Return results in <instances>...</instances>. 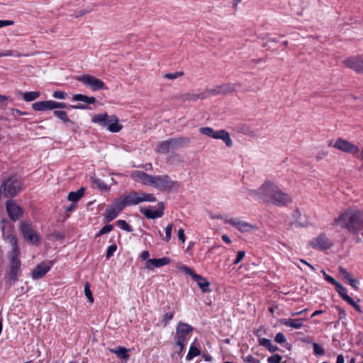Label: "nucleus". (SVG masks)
<instances>
[{"label":"nucleus","instance_id":"f257e3e1","mask_svg":"<svg viewBox=\"0 0 363 363\" xmlns=\"http://www.w3.org/2000/svg\"><path fill=\"white\" fill-rule=\"evenodd\" d=\"M131 177L143 185L152 186L161 191H177L180 187V183L174 181L167 174L151 175L142 171H134Z\"/></svg>","mask_w":363,"mask_h":363},{"label":"nucleus","instance_id":"f03ea898","mask_svg":"<svg viewBox=\"0 0 363 363\" xmlns=\"http://www.w3.org/2000/svg\"><path fill=\"white\" fill-rule=\"evenodd\" d=\"M344 227L350 233H357L363 229V213L357 210L350 209L342 213Z\"/></svg>","mask_w":363,"mask_h":363},{"label":"nucleus","instance_id":"7ed1b4c3","mask_svg":"<svg viewBox=\"0 0 363 363\" xmlns=\"http://www.w3.org/2000/svg\"><path fill=\"white\" fill-rule=\"evenodd\" d=\"M277 186L273 182L266 181L257 189L249 190L248 195L271 203L273 194L277 192Z\"/></svg>","mask_w":363,"mask_h":363},{"label":"nucleus","instance_id":"20e7f679","mask_svg":"<svg viewBox=\"0 0 363 363\" xmlns=\"http://www.w3.org/2000/svg\"><path fill=\"white\" fill-rule=\"evenodd\" d=\"M189 143L190 139L187 137L170 138L169 140L158 143L156 151L160 154H167L170 151L179 150Z\"/></svg>","mask_w":363,"mask_h":363},{"label":"nucleus","instance_id":"39448f33","mask_svg":"<svg viewBox=\"0 0 363 363\" xmlns=\"http://www.w3.org/2000/svg\"><path fill=\"white\" fill-rule=\"evenodd\" d=\"M19 255L20 253H8L10 264L7 275L9 277L12 284L16 283L18 280V277L21 274V262L18 258Z\"/></svg>","mask_w":363,"mask_h":363},{"label":"nucleus","instance_id":"423d86ee","mask_svg":"<svg viewBox=\"0 0 363 363\" xmlns=\"http://www.w3.org/2000/svg\"><path fill=\"white\" fill-rule=\"evenodd\" d=\"M1 189L5 197H13L21 191V182L16 176H11L3 182Z\"/></svg>","mask_w":363,"mask_h":363},{"label":"nucleus","instance_id":"0eeeda50","mask_svg":"<svg viewBox=\"0 0 363 363\" xmlns=\"http://www.w3.org/2000/svg\"><path fill=\"white\" fill-rule=\"evenodd\" d=\"M193 328L185 323L179 322L176 327V345L179 347V353L182 352L185 342L186 341L187 337L191 332H192Z\"/></svg>","mask_w":363,"mask_h":363},{"label":"nucleus","instance_id":"6e6552de","mask_svg":"<svg viewBox=\"0 0 363 363\" xmlns=\"http://www.w3.org/2000/svg\"><path fill=\"white\" fill-rule=\"evenodd\" d=\"M238 86H240V84H223L216 86L212 89H206L204 90V96L209 98L216 95H224L231 92L237 91Z\"/></svg>","mask_w":363,"mask_h":363},{"label":"nucleus","instance_id":"1a4fd4ad","mask_svg":"<svg viewBox=\"0 0 363 363\" xmlns=\"http://www.w3.org/2000/svg\"><path fill=\"white\" fill-rule=\"evenodd\" d=\"M199 132L201 134L208 135L214 139L222 140L228 147L233 145V141L230 139V134L225 130L215 131L211 127H203L199 128Z\"/></svg>","mask_w":363,"mask_h":363},{"label":"nucleus","instance_id":"9d476101","mask_svg":"<svg viewBox=\"0 0 363 363\" xmlns=\"http://www.w3.org/2000/svg\"><path fill=\"white\" fill-rule=\"evenodd\" d=\"M77 80L82 82L85 86L93 91L106 89L103 81L89 74L80 76L77 78Z\"/></svg>","mask_w":363,"mask_h":363},{"label":"nucleus","instance_id":"9b49d317","mask_svg":"<svg viewBox=\"0 0 363 363\" xmlns=\"http://www.w3.org/2000/svg\"><path fill=\"white\" fill-rule=\"evenodd\" d=\"M2 231L4 239L11 245V250L9 253H20V248L18 246L17 239L11 233L10 229L6 230L8 223L6 220H2Z\"/></svg>","mask_w":363,"mask_h":363},{"label":"nucleus","instance_id":"f8f14e48","mask_svg":"<svg viewBox=\"0 0 363 363\" xmlns=\"http://www.w3.org/2000/svg\"><path fill=\"white\" fill-rule=\"evenodd\" d=\"M225 223L233 225L241 233L250 232L256 230V227L255 225L241 220L239 218H225Z\"/></svg>","mask_w":363,"mask_h":363},{"label":"nucleus","instance_id":"ddd939ff","mask_svg":"<svg viewBox=\"0 0 363 363\" xmlns=\"http://www.w3.org/2000/svg\"><path fill=\"white\" fill-rule=\"evenodd\" d=\"M21 230L23 235L24 238L33 245H38L39 243V238L35 231L32 228L30 224L28 223L22 222L21 224Z\"/></svg>","mask_w":363,"mask_h":363},{"label":"nucleus","instance_id":"4468645a","mask_svg":"<svg viewBox=\"0 0 363 363\" xmlns=\"http://www.w3.org/2000/svg\"><path fill=\"white\" fill-rule=\"evenodd\" d=\"M277 191L274 193L271 203L275 206H286L291 202V198L286 193L283 192L278 186Z\"/></svg>","mask_w":363,"mask_h":363},{"label":"nucleus","instance_id":"2eb2a0df","mask_svg":"<svg viewBox=\"0 0 363 363\" xmlns=\"http://www.w3.org/2000/svg\"><path fill=\"white\" fill-rule=\"evenodd\" d=\"M6 211L10 218L16 221L20 218L22 215V209L16 204L14 201L9 200L6 203Z\"/></svg>","mask_w":363,"mask_h":363},{"label":"nucleus","instance_id":"dca6fc26","mask_svg":"<svg viewBox=\"0 0 363 363\" xmlns=\"http://www.w3.org/2000/svg\"><path fill=\"white\" fill-rule=\"evenodd\" d=\"M309 245L315 249L325 250L329 248L332 245V243L325 235L320 234L313 239L309 242Z\"/></svg>","mask_w":363,"mask_h":363},{"label":"nucleus","instance_id":"f3484780","mask_svg":"<svg viewBox=\"0 0 363 363\" xmlns=\"http://www.w3.org/2000/svg\"><path fill=\"white\" fill-rule=\"evenodd\" d=\"M158 209L141 208L140 211L148 219L161 218L164 214V203L162 202L158 203Z\"/></svg>","mask_w":363,"mask_h":363},{"label":"nucleus","instance_id":"a211bd4d","mask_svg":"<svg viewBox=\"0 0 363 363\" xmlns=\"http://www.w3.org/2000/svg\"><path fill=\"white\" fill-rule=\"evenodd\" d=\"M170 259L168 257H162L160 259H149L146 261L145 268L152 270L154 268H158L169 264Z\"/></svg>","mask_w":363,"mask_h":363},{"label":"nucleus","instance_id":"6ab92c4d","mask_svg":"<svg viewBox=\"0 0 363 363\" xmlns=\"http://www.w3.org/2000/svg\"><path fill=\"white\" fill-rule=\"evenodd\" d=\"M51 265H45L41 263L32 271V277L35 279H40L44 277L50 269Z\"/></svg>","mask_w":363,"mask_h":363},{"label":"nucleus","instance_id":"aec40b11","mask_svg":"<svg viewBox=\"0 0 363 363\" xmlns=\"http://www.w3.org/2000/svg\"><path fill=\"white\" fill-rule=\"evenodd\" d=\"M106 127H107L108 130L111 133H118L123 128V126L118 123V119L115 116H108Z\"/></svg>","mask_w":363,"mask_h":363},{"label":"nucleus","instance_id":"412c9836","mask_svg":"<svg viewBox=\"0 0 363 363\" xmlns=\"http://www.w3.org/2000/svg\"><path fill=\"white\" fill-rule=\"evenodd\" d=\"M179 99L185 102V101H195L198 99H206L204 96V91H201L199 93H194L189 92L184 94H181L179 97Z\"/></svg>","mask_w":363,"mask_h":363},{"label":"nucleus","instance_id":"4be33fe9","mask_svg":"<svg viewBox=\"0 0 363 363\" xmlns=\"http://www.w3.org/2000/svg\"><path fill=\"white\" fill-rule=\"evenodd\" d=\"M123 198L127 206H135L141 203L140 193L134 191H130Z\"/></svg>","mask_w":363,"mask_h":363},{"label":"nucleus","instance_id":"5701e85b","mask_svg":"<svg viewBox=\"0 0 363 363\" xmlns=\"http://www.w3.org/2000/svg\"><path fill=\"white\" fill-rule=\"evenodd\" d=\"M360 56H352L345 60L343 64L345 67L359 73Z\"/></svg>","mask_w":363,"mask_h":363},{"label":"nucleus","instance_id":"b1692460","mask_svg":"<svg viewBox=\"0 0 363 363\" xmlns=\"http://www.w3.org/2000/svg\"><path fill=\"white\" fill-rule=\"evenodd\" d=\"M194 280L197 283L203 293L211 291L209 288L210 282L207 280L206 278H204L199 274H194Z\"/></svg>","mask_w":363,"mask_h":363},{"label":"nucleus","instance_id":"393cba45","mask_svg":"<svg viewBox=\"0 0 363 363\" xmlns=\"http://www.w3.org/2000/svg\"><path fill=\"white\" fill-rule=\"evenodd\" d=\"M32 108L35 111H43L48 110H53L52 101H38L32 104Z\"/></svg>","mask_w":363,"mask_h":363},{"label":"nucleus","instance_id":"a878e982","mask_svg":"<svg viewBox=\"0 0 363 363\" xmlns=\"http://www.w3.org/2000/svg\"><path fill=\"white\" fill-rule=\"evenodd\" d=\"M279 323L283 325L295 329H299L303 325L302 319L283 318L279 320Z\"/></svg>","mask_w":363,"mask_h":363},{"label":"nucleus","instance_id":"bb28decb","mask_svg":"<svg viewBox=\"0 0 363 363\" xmlns=\"http://www.w3.org/2000/svg\"><path fill=\"white\" fill-rule=\"evenodd\" d=\"M72 100L73 101H82L86 104H92L96 102V99L94 96H88L82 94L73 95Z\"/></svg>","mask_w":363,"mask_h":363},{"label":"nucleus","instance_id":"cd10ccee","mask_svg":"<svg viewBox=\"0 0 363 363\" xmlns=\"http://www.w3.org/2000/svg\"><path fill=\"white\" fill-rule=\"evenodd\" d=\"M110 352L113 354H116L117 357L121 359L127 360L129 358V355L128 354V350L121 346H118L114 349H110Z\"/></svg>","mask_w":363,"mask_h":363},{"label":"nucleus","instance_id":"c85d7f7f","mask_svg":"<svg viewBox=\"0 0 363 363\" xmlns=\"http://www.w3.org/2000/svg\"><path fill=\"white\" fill-rule=\"evenodd\" d=\"M342 298L352 306L357 311L361 312L359 305L347 294L346 289L343 286H342Z\"/></svg>","mask_w":363,"mask_h":363},{"label":"nucleus","instance_id":"c756f323","mask_svg":"<svg viewBox=\"0 0 363 363\" xmlns=\"http://www.w3.org/2000/svg\"><path fill=\"white\" fill-rule=\"evenodd\" d=\"M342 151L354 154L357 153L359 151V148L354 144L347 140H342Z\"/></svg>","mask_w":363,"mask_h":363},{"label":"nucleus","instance_id":"7c9ffc66","mask_svg":"<svg viewBox=\"0 0 363 363\" xmlns=\"http://www.w3.org/2000/svg\"><path fill=\"white\" fill-rule=\"evenodd\" d=\"M84 188L82 187L76 191H71L68 194V200L72 202L79 201L84 193Z\"/></svg>","mask_w":363,"mask_h":363},{"label":"nucleus","instance_id":"2f4dec72","mask_svg":"<svg viewBox=\"0 0 363 363\" xmlns=\"http://www.w3.org/2000/svg\"><path fill=\"white\" fill-rule=\"evenodd\" d=\"M119 213L114 207L110 206L106 209L105 218L107 221H111L117 217Z\"/></svg>","mask_w":363,"mask_h":363},{"label":"nucleus","instance_id":"473e14b6","mask_svg":"<svg viewBox=\"0 0 363 363\" xmlns=\"http://www.w3.org/2000/svg\"><path fill=\"white\" fill-rule=\"evenodd\" d=\"M108 118V116L106 113L97 114L92 118V122L99 123L103 127H106Z\"/></svg>","mask_w":363,"mask_h":363},{"label":"nucleus","instance_id":"72a5a7b5","mask_svg":"<svg viewBox=\"0 0 363 363\" xmlns=\"http://www.w3.org/2000/svg\"><path fill=\"white\" fill-rule=\"evenodd\" d=\"M342 275L343 276V278L352 288H354V289H357L358 281L357 279L352 278L350 274L343 269H342Z\"/></svg>","mask_w":363,"mask_h":363},{"label":"nucleus","instance_id":"f704fd0d","mask_svg":"<svg viewBox=\"0 0 363 363\" xmlns=\"http://www.w3.org/2000/svg\"><path fill=\"white\" fill-rule=\"evenodd\" d=\"M323 276L325 277V279L330 283L333 285L335 286V289L337 292L340 294V284L334 278H333L331 276L327 274L325 271H322Z\"/></svg>","mask_w":363,"mask_h":363},{"label":"nucleus","instance_id":"c9c22d12","mask_svg":"<svg viewBox=\"0 0 363 363\" xmlns=\"http://www.w3.org/2000/svg\"><path fill=\"white\" fill-rule=\"evenodd\" d=\"M40 96L38 91H28L23 94V99L26 101H33Z\"/></svg>","mask_w":363,"mask_h":363},{"label":"nucleus","instance_id":"e433bc0d","mask_svg":"<svg viewBox=\"0 0 363 363\" xmlns=\"http://www.w3.org/2000/svg\"><path fill=\"white\" fill-rule=\"evenodd\" d=\"M111 206L114 207L118 212H121L125 206H127V204L125 203L124 198H120L116 200Z\"/></svg>","mask_w":363,"mask_h":363},{"label":"nucleus","instance_id":"4c0bfd02","mask_svg":"<svg viewBox=\"0 0 363 363\" xmlns=\"http://www.w3.org/2000/svg\"><path fill=\"white\" fill-rule=\"evenodd\" d=\"M199 354H200L199 349L197 348L196 347H195L194 345H191L189 348V352L186 357V359L187 360H191L193 358H194L195 357L199 355Z\"/></svg>","mask_w":363,"mask_h":363},{"label":"nucleus","instance_id":"58836bf2","mask_svg":"<svg viewBox=\"0 0 363 363\" xmlns=\"http://www.w3.org/2000/svg\"><path fill=\"white\" fill-rule=\"evenodd\" d=\"M53 114L55 117L58 118L61 121H62L64 123H68L71 122V121L69 119L67 113L64 111H57L55 110L53 112Z\"/></svg>","mask_w":363,"mask_h":363},{"label":"nucleus","instance_id":"ea45409f","mask_svg":"<svg viewBox=\"0 0 363 363\" xmlns=\"http://www.w3.org/2000/svg\"><path fill=\"white\" fill-rule=\"evenodd\" d=\"M140 199L141 202L147 201V202H155L156 201V197L152 194L147 193H140Z\"/></svg>","mask_w":363,"mask_h":363},{"label":"nucleus","instance_id":"a19ab883","mask_svg":"<svg viewBox=\"0 0 363 363\" xmlns=\"http://www.w3.org/2000/svg\"><path fill=\"white\" fill-rule=\"evenodd\" d=\"M116 223L123 230H125L128 233L133 231L132 227L124 220H117Z\"/></svg>","mask_w":363,"mask_h":363},{"label":"nucleus","instance_id":"79ce46f5","mask_svg":"<svg viewBox=\"0 0 363 363\" xmlns=\"http://www.w3.org/2000/svg\"><path fill=\"white\" fill-rule=\"evenodd\" d=\"M313 352L315 355L320 356L325 353L324 348L316 342L313 343Z\"/></svg>","mask_w":363,"mask_h":363},{"label":"nucleus","instance_id":"37998d69","mask_svg":"<svg viewBox=\"0 0 363 363\" xmlns=\"http://www.w3.org/2000/svg\"><path fill=\"white\" fill-rule=\"evenodd\" d=\"M173 229V225L169 224L165 228V237L163 238V240L166 242H168L172 238V231Z\"/></svg>","mask_w":363,"mask_h":363},{"label":"nucleus","instance_id":"c03bdc74","mask_svg":"<svg viewBox=\"0 0 363 363\" xmlns=\"http://www.w3.org/2000/svg\"><path fill=\"white\" fill-rule=\"evenodd\" d=\"M89 284L88 282H86L84 285V293H85V296L87 297V298L89 299V302L90 303H93L94 302V298L92 296V294H91V291L90 290V288H89Z\"/></svg>","mask_w":363,"mask_h":363},{"label":"nucleus","instance_id":"a18cd8bd","mask_svg":"<svg viewBox=\"0 0 363 363\" xmlns=\"http://www.w3.org/2000/svg\"><path fill=\"white\" fill-rule=\"evenodd\" d=\"M282 359V357L280 354H275L272 355L267 359L268 363H280Z\"/></svg>","mask_w":363,"mask_h":363},{"label":"nucleus","instance_id":"49530a36","mask_svg":"<svg viewBox=\"0 0 363 363\" xmlns=\"http://www.w3.org/2000/svg\"><path fill=\"white\" fill-rule=\"evenodd\" d=\"M92 182L100 189H107V186L100 179L92 178Z\"/></svg>","mask_w":363,"mask_h":363},{"label":"nucleus","instance_id":"de8ad7c7","mask_svg":"<svg viewBox=\"0 0 363 363\" xmlns=\"http://www.w3.org/2000/svg\"><path fill=\"white\" fill-rule=\"evenodd\" d=\"M183 74H184V73L182 72H174V73H166L164 75V77L166 79H168L170 80H174V79H177L178 77L182 76Z\"/></svg>","mask_w":363,"mask_h":363},{"label":"nucleus","instance_id":"09e8293b","mask_svg":"<svg viewBox=\"0 0 363 363\" xmlns=\"http://www.w3.org/2000/svg\"><path fill=\"white\" fill-rule=\"evenodd\" d=\"M112 230H113L112 225H110V224L106 225L100 230V231L99 232L97 235L100 236L104 234L108 233L111 232Z\"/></svg>","mask_w":363,"mask_h":363},{"label":"nucleus","instance_id":"8fccbe9b","mask_svg":"<svg viewBox=\"0 0 363 363\" xmlns=\"http://www.w3.org/2000/svg\"><path fill=\"white\" fill-rule=\"evenodd\" d=\"M116 250H117V246L116 245H110L108 247L107 251H106V258L107 259L110 258L113 255V253L116 252Z\"/></svg>","mask_w":363,"mask_h":363},{"label":"nucleus","instance_id":"3c124183","mask_svg":"<svg viewBox=\"0 0 363 363\" xmlns=\"http://www.w3.org/2000/svg\"><path fill=\"white\" fill-rule=\"evenodd\" d=\"M53 97L58 99H65L67 94L63 91H55L52 94Z\"/></svg>","mask_w":363,"mask_h":363},{"label":"nucleus","instance_id":"603ef678","mask_svg":"<svg viewBox=\"0 0 363 363\" xmlns=\"http://www.w3.org/2000/svg\"><path fill=\"white\" fill-rule=\"evenodd\" d=\"M275 341L279 344L284 343L286 342V337L283 333H278L275 336Z\"/></svg>","mask_w":363,"mask_h":363},{"label":"nucleus","instance_id":"864d4df0","mask_svg":"<svg viewBox=\"0 0 363 363\" xmlns=\"http://www.w3.org/2000/svg\"><path fill=\"white\" fill-rule=\"evenodd\" d=\"M245 255V252L244 251H238L237 257L233 262V264H238L239 262L242 261Z\"/></svg>","mask_w":363,"mask_h":363},{"label":"nucleus","instance_id":"5fc2aeb1","mask_svg":"<svg viewBox=\"0 0 363 363\" xmlns=\"http://www.w3.org/2000/svg\"><path fill=\"white\" fill-rule=\"evenodd\" d=\"M66 107H67V104L65 103L52 101L53 110L56 109V108H65Z\"/></svg>","mask_w":363,"mask_h":363},{"label":"nucleus","instance_id":"6e6d98bb","mask_svg":"<svg viewBox=\"0 0 363 363\" xmlns=\"http://www.w3.org/2000/svg\"><path fill=\"white\" fill-rule=\"evenodd\" d=\"M271 343L270 340L262 337L259 339V344L266 348L269 346V344Z\"/></svg>","mask_w":363,"mask_h":363},{"label":"nucleus","instance_id":"4d7b16f0","mask_svg":"<svg viewBox=\"0 0 363 363\" xmlns=\"http://www.w3.org/2000/svg\"><path fill=\"white\" fill-rule=\"evenodd\" d=\"M173 316H174L173 312L167 313L164 315V326H166L167 324L168 323V322L170 321L173 318Z\"/></svg>","mask_w":363,"mask_h":363},{"label":"nucleus","instance_id":"13d9d810","mask_svg":"<svg viewBox=\"0 0 363 363\" xmlns=\"http://www.w3.org/2000/svg\"><path fill=\"white\" fill-rule=\"evenodd\" d=\"M182 270L186 274L190 275L194 279V274H196L191 268L186 266L182 267Z\"/></svg>","mask_w":363,"mask_h":363},{"label":"nucleus","instance_id":"bf43d9fd","mask_svg":"<svg viewBox=\"0 0 363 363\" xmlns=\"http://www.w3.org/2000/svg\"><path fill=\"white\" fill-rule=\"evenodd\" d=\"M243 359L247 363H260L259 360L254 358L252 355H248L244 357Z\"/></svg>","mask_w":363,"mask_h":363},{"label":"nucleus","instance_id":"052dcab7","mask_svg":"<svg viewBox=\"0 0 363 363\" xmlns=\"http://www.w3.org/2000/svg\"><path fill=\"white\" fill-rule=\"evenodd\" d=\"M12 55H16V56H21L20 54H15V52L13 51V50H7L4 52H0V57H8V56H12Z\"/></svg>","mask_w":363,"mask_h":363},{"label":"nucleus","instance_id":"680f3d73","mask_svg":"<svg viewBox=\"0 0 363 363\" xmlns=\"http://www.w3.org/2000/svg\"><path fill=\"white\" fill-rule=\"evenodd\" d=\"M14 22L9 20H0V28L4 26H12Z\"/></svg>","mask_w":363,"mask_h":363},{"label":"nucleus","instance_id":"e2e57ef3","mask_svg":"<svg viewBox=\"0 0 363 363\" xmlns=\"http://www.w3.org/2000/svg\"><path fill=\"white\" fill-rule=\"evenodd\" d=\"M178 238L179 240L184 243L185 242V235H184V230L182 228H180L178 230Z\"/></svg>","mask_w":363,"mask_h":363},{"label":"nucleus","instance_id":"0e129e2a","mask_svg":"<svg viewBox=\"0 0 363 363\" xmlns=\"http://www.w3.org/2000/svg\"><path fill=\"white\" fill-rule=\"evenodd\" d=\"M70 108L73 109H81V110H85L87 109L88 107L85 104H79V105H72L70 106Z\"/></svg>","mask_w":363,"mask_h":363},{"label":"nucleus","instance_id":"69168bd1","mask_svg":"<svg viewBox=\"0 0 363 363\" xmlns=\"http://www.w3.org/2000/svg\"><path fill=\"white\" fill-rule=\"evenodd\" d=\"M327 152L325 151H320L319 152H318V154L316 155V159L317 160H322L323 157H325L326 155H327Z\"/></svg>","mask_w":363,"mask_h":363},{"label":"nucleus","instance_id":"338daca9","mask_svg":"<svg viewBox=\"0 0 363 363\" xmlns=\"http://www.w3.org/2000/svg\"><path fill=\"white\" fill-rule=\"evenodd\" d=\"M150 257V253L148 251H143L142 253H141V255H140V257L143 260H147L149 259L148 257Z\"/></svg>","mask_w":363,"mask_h":363},{"label":"nucleus","instance_id":"774afa93","mask_svg":"<svg viewBox=\"0 0 363 363\" xmlns=\"http://www.w3.org/2000/svg\"><path fill=\"white\" fill-rule=\"evenodd\" d=\"M359 73L363 74V57L360 56Z\"/></svg>","mask_w":363,"mask_h":363}]
</instances>
